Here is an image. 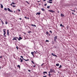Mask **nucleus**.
<instances>
[{
  "label": "nucleus",
  "instance_id": "nucleus-1",
  "mask_svg": "<svg viewBox=\"0 0 77 77\" xmlns=\"http://www.w3.org/2000/svg\"><path fill=\"white\" fill-rule=\"evenodd\" d=\"M49 2L47 1V3H53V2H53V0H49Z\"/></svg>",
  "mask_w": 77,
  "mask_h": 77
},
{
  "label": "nucleus",
  "instance_id": "nucleus-2",
  "mask_svg": "<svg viewBox=\"0 0 77 77\" xmlns=\"http://www.w3.org/2000/svg\"><path fill=\"white\" fill-rule=\"evenodd\" d=\"M51 71V72H55V71L53 69H50Z\"/></svg>",
  "mask_w": 77,
  "mask_h": 77
},
{
  "label": "nucleus",
  "instance_id": "nucleus-3",
  "mask_svg": "<svg viewBox=\"0 0 77 77\" xmlns=\"http://www.w3.org/2000/svg\"><path fill=\"white\" fill-rule=\"evenodd\" d=\"M57 39V36H56L54 37V41L56 42V39Z\"/></svg>",
  "mask_w": 77,
  "mask_h": 77
},
{
  "label": "nucleus",
  "instance_id": "nucleus-4",
  "mask_svg": "<svg viewBox=\"0 0 77 77\" xmlns=\"http://www.w3.org/2000/svg\"><path fill=\"white\" fill-rule=\"evenodd\" d=\"M7 9L8 11H9V12H13L12 11V10H11V9H10L9 8H8Z\"/></svg>",
  "mask_w": 77,
  "mask_h": 77
},
{
  "label": "nucleus",
  "instance_id": "nucleus-5",
  "mask_svg": "<svg viewBox=\"0 0 77 77\" xmlns=\"http://www.w3.org/2000/svg\"><path fill=\"white\" fill-rule=\"evenodd\" d=\"M4 36L5 37H6V35H6V31H4Z\"/></svg>",
  "mask_w": 77,
  "mask_h": 77
},
{
  "label": "nucleus",
  "instance_id": "nucleus-6",
  "mask_svg": "<svg viewBox=\"0 0 77 77\" xmlns=\"http://www.w3.org/2000/svg\"><path fill=\"white\" fill-rule=\"evenodd\" d=\"M51 54L52 55V56H55L56 57H57V56H56V55H55L53 53H52Z\"/></svg>",
  "mask_w": 77,
  "mask_h": 77
},
{
  "label": "nucleus",
  "instance_id": "nucleus-7",
  "mask_svg": "<svg viewBox=\"0 0 77 77\" xmlns=\"http://www.w3.org/2000/svg\"><path fill=\"white\" fill-rule=\"evenodd\" d=\"M7 35L8 36H9V30H7Z\"/></svg>",
  "mask_w": 77,
  "mask_h": 77
},
{
  "label": "nucleus",
  "instance_id": "nucleus-8",
  "mask_svg": "<svg viewBox=\"0 0 77 77\" xmlns=\"http://www.w3.org/2000/svg\"><path fill=\"white\" fill-rule=\"evenodd\" d=\"M18 39L19 41H20V40H21V39H22V38L21 37H19V38H18Z\"/></svg>",
  "mask_w": 77,
  "mask_h": 77
},
{
  "label": "nucleus",
  "instance_id": "nucleus-9",
  "mask_svg": "<svg viewBox=\"0 0 77 77\" xmlns=\"http://www.w3.org/2000/svg\"><path fill=\"white\" fill-rule=\"evenodd\" d=\"M49 11H50V12H54V11L53 10H49Z\"/></svg>",
  "mask_w": 77,
  "mask_h": 77
},
{
  "label": "nucleus",
  "instance_id": "nucleus-10",
  "mask_svg": "<svg viewBox=\"0 0 77 77\" xmlns=\"http://www.w3.org/2000/svg\"><path fill=\"white\" fill-rule=\"evenodd\" d=\"M40 14H41V13L38 12L36 13V15H39Z\"/></svg>",
  "mask_w": 77,
  "mask_h": 77
},
{
  "label": "nucleus",
  "instance_id": "nucleus-11",
  "mask_svg": "<svg viewBox=\"0 0 77 77\" xmlns=\"http://www.w3.org/2000/svg\"><path fill=\"white\" fill-rule=\"evenodd\" d=\"M1 8H3V5L2 4H1Z\"/></svg>",
  "mask_w": 77,
  "mask_h": 77
},
{
  "label": "nucleus",
  "instance_id": "nucleus-12",
  "mask_svg": "<svg viewBox=\"0 0 77 77\" xmlns=\"http://www.w3.org/2000/svg\"><path fill=\"white\" fill-rule=\"evenodd\" d=\"M34 52H31V54L33 56H34Z\"/></svg>",
  "mask_w": 77,
  "mask_h": 77
},
{
  "label": "nucleus",
  "instance_id": "nucleus-13",
  "mask_svg": "<svg viewBox=\"0 0 77 77\" xmlns=\"http://www.w3.org/2000/svg\"><path fill=\"white\" fill-rule=\"evenodd\" d=\"M32 26H33V27H36V26L35 25L31 24Z\"/></svg>",
  "mask_w": 77,
  "mask_h": 77
},
{
  "label": "nucleus",
  "instance_id": "nucleus-14",
  "mask_svg": "<svg viewBox=\"0 0 77 77\" xmlns=\"http://www.w3.org/2000/svg\"><path fill=\"white\" fill-rule=\"evenodd\" d=\"M20 62H23V60H22V59L21 58H20Z\"/></svg>",
  "mask_w": 77,
  "mask_h": 77
},
{
  "label": "nucleus",
  "instance_id": "nucleus-15",
  "mask_svg": "<svg viewBox=\"0 0 77 77\" xmlns=\"http://www.w3.org/2000/svg\"><path fill=\"white\" fill-rule=\"evenodd\" d=\"M62 66L61 65H60V66L59 67V69H60V68H62Z\"/></svg>",
  "mask_w": 77,
  "mask_h": 77
},
{
  "label": "nucleus",
  "instance_id": "nucleus-16",
  "mask_svg": "<svg viewBox=\"0 0 77 77\" xmlns=\"http://www.w3.org/2000/svg\"><path fill=\"white\" fill-rule=\"evenodd\" d=\"M59 63H57L56 64V66H59Z\"/></svg>",
  "mask_w": 77,
  "mask_h": 77
},
{
  "label": "nucleus",
  "instance_id": "nucleus-17",
  "mask_svg": "<svg viewBox=\"0 0 77 77\" xmlns=\"http://www.w3.org/2000/svg\"><path fill=\"white\" fill-rule=\"evenodd\" d=\"M41 10L42 11H45V9H44V8H42Z\"/></svg>",
  "mask_w": 77,
  "mask_h": 77
},
{
  "label": "nucleus",
  "instance_id": "nucleus-18",
  "mask_svg": "<svg viewBox=\"0 0 77 77\" xmlns=\"http://www.w3.org/2000/svg\"><path fill=\"white\" fill-rule=\"evenodd\" d=\"M1 22H2V24H5V23H3V21L1 19Z\"/></svg>",
  "mask_w": 77,
  "mask_h": 77
},
{
  "label": "nucleus",
  "instance_id": "nucleus-19",
  "mask_svg": "<svg viewBox=\"0 0 77 77\" xmlns=\"http://www.w3.org/2000/svg\"><path fill=\"white\" fill-rule=\"evenodd\" d=\"M43 73H44V74H47V72H44Z\"/></svg>",
  "mask_w": 77,
  "mask_h": 77
},
{
  "label": "nucleus",
  "instance_id": "nucleus-20",
  "mask_svg": "<svg viewBox=\"0 0 77 77\" xmlns=\"http://www.w3.org/2000/svg\"><path fill=\"white\" fill-rule=\"evenodd\" d=\"M4 10H5V11H7V8H5Z\"/></svg>",
  "mask_w": 77,
  "mask_h": 77
},
{
  "label": "nucleus",
  "instance_id": "nucleus-21",
  "mask_svg": "<svg viewBox=\"0 0 77 77\" xmlns=\"http://www.w3.org/2000/svg\"><path fill=\"white\" fill-rule=\"evenodd\" d=\"M61 17H63V16H64V15H63V14H61Z\"/></svg>",
  "mask_w": 77,
  "mask_h": 77
},
{
  "label": "nucleus",
  "instance_id": "nucleus-22",
  "mask_svg": "<svg viewBox=\"0 0 77 77\" xmlns=\"http://www.w3.org/2000/svg\"><path fill=\"white\" fill-rule=\"evenodd\" d=\"M12 40H16V41H17V38H14L13 39H12Z\"/></svg>",
  "mask_w": 77,
  "mask_h": 77
},
{
  "label": "nucleus",
  "instance_id": "nucleus-23",
  "mask_svg": "<svg viewBox=\"0 0 77 77\" xmlns=\"http://www.w3.org/2000/svg\"><path fill=\"white\" fill-rule=\"evenodd\" d=\"M25 2H26L28 4V5H29V2H28V1H25Z\"/></svg>",
  "mask_w": 77,
  "mask_h": 77
},
{
  "label": "nucleus",
  "instance_id": "nucleus-24",
  "mask_svg": "<svg viewBox=\"0 0 77 77\" xmlns=\"http://www.w3.org/2000/svg\"><path fill=\"white\" fill-rule=\"evenodd\" d=\"M17 67H18V68H20V65H17Z\"/></svg>",
  "mask_w": 77,
  "mask_h": 77
},
{
  "label": "nucleus",
  "instance_id": "nucleus-25",
  "mask_svg": "<svg viewBox=\"0 0 77 77\" xmlns=\"http://www.w3.org/2000/svg\"><path fill=\"white\" fill-rule=\"evenodd\" d=\"M46 34H48V35H49V34H48V31H47L46 32Z\"/></svg>",
  "mask_w": 77,
  "mask_h": 77
},
{
  "label": "nucleus",
  "instance_id": "nucleus-26",
  "mask_svg": "<svg viewBox=\"0 0 77 77\" xmlns=\"http://www.w3.org/2000/svg\"><path fill=\"white\" fill-rule=\"evenodd\" d=\"M50 6H48L47 7V8H48V9H49V8H50Z\"/></svg>",
  "mask_w": 77,
  "mask_h": 77
},
{
  "label": "nucleus",
  "instance_id": "nucleus-27",
  "mask_svg": "<svg viewBox=\"0 0 77 77\" xmlns=\"http://www.w3.org/2000/svg\"><path fill=\"white\" fill-rule=\"evenodd\" d=\"M11 3L13 5H15V4L14 2H12Z\"/></svg>",
  "mask_w": 77,
  "mask_h": 77
},
{
  "label": "nucleus",
  "instance_id": "nucleus-28",
  "mask_svg": "<svg viewBox=\"0 0 77 77\" xmlns=\"http://www.w3.org/2000/svg\"><path fill=\"white\" fill-rule=\"evenodd\" d=\"M16 48H17V50L18 49V46H17Z\"/></svg>",
  "mask_w": 77,
  "mask_h": 77
},
{
  "label": "nucleus",
  "instance_id": "nucleus-29",
  "mask_svg": "<svg viewBox=\"0 0 77 77\" xmlns=\"http://www.w3.org/2000/svg\"><path fill=\"white\" fill-rule=\"evenodd\" d=\"M25 60V61H29V60L28 59V60H26L25 59V60Z\"/></svg>",
  "mask_w": 77,
  "mask_h": 77
},
{
  "label": "nucleus",
  "instance_id": "nucleus-30",
  "mask_svg": "<svg viewBox=\"0 0 77 77\" xmlns=\"http://www.w3.org/2000/svg\"><path fill=\"white\" fill-rule=\"evenodd\" d=\"M15 7H16V6H15V5H13V8H15Z\"/></svg>",
  "mask_w": 77,
  "mask_h": 77
},
{
  "label": "nucleus",
  "instance_id": "nucleus-31",
  "mask_svg": "<svg viewBox=\"0 0 77 77\" xmlns=\"http://www.w3.org/2000/svg\"><path fill=\"white\" fill-rule=\"evenodd\" d=\"M31 32H32L30 31L28 32V33H31Z\"/></svg>",
  "mask_w": 77,
  "mask_h": 77
},
{
  "label": "nucleus",
  "instance_id": "nucleus-32",
  "mask_svg": "<svg viewBox=\"0 0 77 77\" xmlns=\"http://www.w3.org/2000/svg\"><path fill=\"white\" fill-rule=\"evenodd\" d=\"M51 70H50V71H49V72H48V73H49V74H50V73H51Z\"/></svg>",
  "mask_w": 77,
  "mask_h": 77
},
{
  "label": "nucleus",
  "instance_id": "nucleus-33",
  "mask_svg": "<svg viewBox=\"0 0 77 77\" xmlns=\"http://www.w3.org/2000/svg\"><path fill=\"white\" fill-rule=\"evenodd\" d=\"M51 75V74H48V75H49V77H51V75Z\"/></svg>",
  "mask_w": 77,
  "mask_h": 77
},
{
  "label": "nucleus",
  "instance_id": "nucleus-34",
  "mask_svg": "<svg viewBox=\"0 0 77 77\" xmlns=\"http://www.w3.org/2000/svg\"><path fill=\"white\" fill-rule=\"evenodd\" d=\"M50 33H52V31L51 30L49 31Z\"/></svg>",
  "mask_w": 77,
  "mask_h": 77
},
{
  "label": "nucleus",
  "instance_id": "nucleus-35",
  "mask_svg": "<svg viewBox=\"0 0 77 77\" xmlns=\"http://www.w3.org/2000/svg\"><path fill=\"white\" fill-rule=\"evenodd\" d=\"M32 63H33V64H35V63H34V62L33 61H32Z\"/></svg>",
  "mask_w": 77,
  "mask_h": 77
},
{
  "label": "nucleus",
  "instance_id": "nucleus-36",
  "mask_svg": "<svg viewBox=\"0 0 77 77\" xmlns=\"http://www.w3.org/2000/svg\"><path fill=\"white\" fill-rule=\"evenodd\" d=\"M46 42H49V41L47 40L46 41Z\"/></svg>",
  "mask_w": 77,
  "mask_h": 77
},
{
  "label": "nucleus",
  "instance_id": "nucleus-37",
  "mask_svg": "<svg viewBox=\"0 0 77 77\" xmlns=\"http://www.w3.org/2000/svg\"><path fill=\"white\" fill-rule=\"evenodd\" d=\"M47 4H45V5H44V6H47Z\"/></svg>",
  "mask_w": 77,
  "mask_h": 77
},
{
  "label": "nucleus",
  "instance_id": "nucleus-38",
  "mask_svg": "<svg viewBox=\"0 0 77 77\" xmlns=\"http://www.w3.org/2000/svg\"><path fill=\"white\" fill-rule=\"evenodd\" d=\"M8 24V22H6V21L5 22V24Z\"/></svg>",
  "mask_w": 77,
  "mask_h": 77
},
{
  "label": "nucleus",
  "instance_id": "nucleus-39",
  "mask_svg": "<svg viewBox=\"0 0 77 77\" xmlns=\"http://www.w3.org/2000/svg\"><path fill=\"white\" fill-rule=\"evenodd\" d=\"M20 57L21 58H23V57L22 56H20Z\"/></svg>",
  "mask_w": 77,
  "mask_h": 77
},
{
  "label": "nucleus",
  "instance_id": "nucleus-40",
  "mask_svg": "<svg viewBox=\"0 0 77 77\" xmlns=\"http://www.w3.org/2000/svg\"><path fill=\"white\" fill-rule=\"evenodd\" d=\"M71 11H74V12H75V10H71Z\"/></svg>",
  "mask_w": 77,
  "mask_h": 77
},
{
  "label": "nucleus",
  "instance_id": "nucleus-41",
  "mask_svg": "<svg viewBox=\"0 0 77 77\" xmlns=\"http://www.w3.org/2000/svg\"><path fill=\"white\" fill-rule=\"evenodd\" d=\"M62 24H60V26H62Z\"/></svg>",
  "mask_w": 77,
  "mask_h": 77
},
{
  "label": "nucleus",
  "instance_id": "nucleus-42",
  "mask_svg": "<svg viewBox=\"0 0 77 77\" xmlns=\"http://www.w3.org/2000/svg\"><path fill=\"white\" fill-rule=\"evenodd\" d=\"M44 63H43L41 65V66H42V65H44Z\"/></svg>",
  "mask_w": 77,
  "mask_h": 77
},
{
  "label": "nucleus",
  "instance_id": "nucleus-43",
  "mask_svg": "<svg viewBox=\"0 0 77 77\" xmlns=\"http://www.w3.org/2000/svg\"><path fill=\"white\" fill-rule=\"evenodd\" d=\"M6 30V29H4L3 30V31H4H4H5Z\"/></svg>",
  "mask_w": 77,
  "mask_h": 77
},
{
  "label": "nucleus",
  "instance_id": "nucleus-44",
  "mask_svg": "<svg viewBox=\"0 0 77 77\" xmlns=\"http://www.w3.org/2000/svg\"><path fill=\"white\" fill-rule=\"evenodd\" d=\"M26 19H27V17H24Z\"/></svg>",
  "mask_w": 77,
  "mask_h": 77
},
{
  "label": "nucleus",
  "instance_id": "nucleus-45",
  "mask_svg": "<svg viewBox=\"0 0 77 77\" xmlns=\"http://www.w3.org/2000/svg\"><path fill=\"white\" fill-rule=\"evenodd\" d=\"M28 71L29 72H30V71H31L30 70H28Z\"/></svg>",
  "mask_w": 77,
  "mask_h": 77
},
{
  "label": "nucleus",
  "instance_id": "nucleus-46",
  "mask_svg": "<svg viewBox=\"0 0 77 77\" xmlns=\"http://www.w3.org/2000/svg\"><path fill=\"white\" fill-rule=\"evenodd\" d=\"M33 67H35V64L34 66H32Z\"/></svg>",
  "mask_w": 77,
  "mask_h": 77
},
{
  "label": "nucleus",
  "instance_id": "nucleus-47",
  "mask_svg": "<svg viewBox=\"0 0 77 77\" xmlns=\"http://www.w3.org/2000/svg\"><path fill=\"white\" fill-rule=\"evenodd\" d=\"M43 77H47V76L46 75L44 76H43Z\"/></svg>",
  "mask_w": 77,
  "mask_h": 77
},
{
  "label": "nucleus",
  "instance_id": "nucleus-48",
  "mask_svg": "<svg viewBox=\"0 0 77 77\" xmlns=\"http://www.w3.org/2000/svg\"><path fill=\"white\" fill-rule=\"evenodd\" d=\"M62 27H64V25H62Z\"/></svg>",
  "mask_w": 77,
  "mask_h": 77
},
{
  "label": "nucleus",
  "instance_id": "nucleus-49",
  "mask_svg": "<svg viewBox=\"0 0 77 77\" xmlns=\"http://www.w3.org/2000/svg\"><path fill=\"white\" fill-rule=\"evenodd\" d=\"M18 11H19V12H20L21 11H20V10H18Z\"/></svg>",
  "mask_w": 77,
  "mask_h": 77
},
{
  "label": "nucleus",
  "instance_id": "nucleus-50",
  "mask_svg": "<svg viewBox=\"0 0 77 77\" xmlns=\"http://www.w3.org/2000/svg\"><path fill=\"white\" fill-rule=\"evenodd\" d=\"M22 60H25V59H24V58H22Z\"/></svg>",
  "mask_w": 77,
  "mask_h": 77
},
{
  "label": "nucleus",
  "instance_id": "nucleus-51",
  "mask_svg": "<svg viewBox=\"0 0 77 77\" xmlns=\"http://www.w3.org/2000/svg\"><path fill=\"white\" fill-rule=\"evenodd\" d=\"M34 53H36V54H37V53H36V52H35V51H34Z\"/></svg>",
  "mask_w": 77,
  "mask_h": 77
},
{
  "label": "nucleus",
  "instance_id": "nucleus-52",
  "mask_svg": "<svg viewBox=\"0 0 77 77\" xmlns=\"http://www.w3.org/2000/svg\"><path fill=\"white\" fill-rule=\"evenodd\" d=\"M41 2V1H38V3H39V2Z\"/></svg>",
  "mask_w": 77,
  "mask_h": 77
},
{
  "label": "nucleus",
  "instance_id": "nucleus-53",
  "mask_svg": "<svg viewBox=\"0 0 77 77\" xmlns=\"http://www.w3.org/2000/svg\"><path fill=\"white\" fill-rule=\"evenodd\" d=\"M20 19V20H22V19H21V18H20V19Z\"/></svg>",
  "mask_w": 77,
  "mask_h": 77
},
{
  "label": "nucleus",
  "instance_id": "nucleus-54",
  "mask_svg": "<svg viewBox=\"0 0 77 77\" xmlns=\"http://www.w3.org/2000/svg\"><path fill=\"white\" fill-rule=\"evenodd\" d=\"M10 5H11V6H12V4H10Z\"/></svg>",
  "mask_w": 77,
  "mask_h": 77
},
{
  "label": "nucleus",
  "instance_id": "nucleus-55",
  "mask_svg": "<svg viewBox=\"0 0 77 77\" xmlns=\"http://www.w3.org/2000/svg\"><path fill=\"white\" fill-rule=\"evenodd\" d=\"M43 74H44V75H45V73H43Z\"/></svg>",
  "mask_w": 77,
  "mask_h": 77
},
{
  "label": "nucleus",
  "instance_id": "nucleus-56",
  "mask_svg": "<svg viewBox=\"0 0 77 77\" xmlns=\"http://www.w3.org/2000/svg\"><path fill=\"white\" fill-rule=\"evenodd\" d=\"M2 58V56L0 57V58Z\"/></svg>",
  "mask_w": 77,
  "mask_h": 77
},
{
  "label": "nucleus",
  "instance_id": "nucleus-57",
  "mask_svg": "<svg viewBox=\"0 0 77 77\" xmlns=\"http://www.w3.org/2000/svg\"><path fill=\"white\" fill-rule=\"evenodd\" d=\"M57 13H59V11H57Z\"/></svg>",
  "mask_w": 77,
  "mask_h": 77
},
{
  "label": "nucleus",
  "instance_id": "nucleus-58",
  "mask_svg": "<svg viewBox=\"0 0 77 77\" xmlns=\"http://www.w3.org/2000/svg\"><path fill=\"white\" fill-rule=\"evenodd\" d=\"M46 0H43V2H45V1H46Z\"/></svg>",
  "mask_w": 77,
  "mask_h": 77
},
{
  "label": "nucleus",
  "instance_id": "nucleus-59",
  "mask_svg": "<svg viewBox=\"0 0 77 77\" xmlns=\"http://www.w3.org/2000/svg\"><path fill=\"white\" fill-rule=\"evenodd\" d=\"M16 38H17V39H19V38H18V37H15Z\"/></svg>",
  "mask_w": 77,
  "mask_h": 77
},
{
  "label": "nucleus",
  "instance_id": "nucleus-60",
  "mask_svg": "<svg viewBox=\"0 0 77 77\" xmlns=\"http://www.w3.org/2000/svg\"><path fill=\"white\" fill-rule=\"evenodd\" d=\"M72 14H74V13L72 12Z\"/></svg>",
  "mask_w": 77,
  "mask_h": 77
},
{
  "label": "nucleus",
  "instance_id": "nucleus-61",
  "mask_svg": "<svg viewBox=\"0 0 77 77\" xmlns=\"http://www.w3.org/2000/svg\"><path fill=\"white\" fill-rule=\"evenodd\" d=\"M39 6H41V4H39Z\"/></svg>",
  "mask_w": 77,
  "mask_h": 77
},
{
  "label": "nucleus",
  "instance_id": "nucleus-62",
  "mask_svg": "<svg viewBox=\"0 0 77 77\" xmlns=\"http://www.w3.org/2000/svg\"><path fill=\"white\" fill-rule=\"evenodd\" d=\"M27 19H28V20L29 19V17L27 18Z\"/></svg>",
  "mask_w": 77,
  "mask_h": 77
},
{
  "label": "nucleus",
  "instance_id": "nucleus-63",
  "mask_svg": "<svg viewBox=\"0 0 77 77\" xmlns=\"http://www.w3.org/2000/svg\"><path fill=\"white\" fill-rule=\"evenodd\" d=\"M49 36H50V34H49Z\"/></svg>",
  "mask_w": 77,
  "mask_h": 77
},
{
  "label": "nucleus",
  "instance_id": "nucleus-64",
  "mask_svg": "<svg viewBox=\"0 0 77 77\" xmlns=\"http://www.w3.org/2000/svg\"><path fill=\"white\" fill-rule=\"evenodd\" d=\"M36 52H37V53H38V51H36Z\"/></svg>",
  "mask_w": 77,
  "mask_h": 77
}]
</instances>
